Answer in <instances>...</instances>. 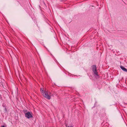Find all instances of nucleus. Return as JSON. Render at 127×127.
<instances>
[{"instance_id": "1", "label": "nucleus", "mask_w": 127, "mask_h": 127, "mask_svg": "<svg viewBox=\"0 0 127 127\" xmlns=\"http://www.w3.org/2000/svg\"><path fill=\"white\" fill-rule=\"evenodd\" d=\"M40 92L46 98L49 99L51 98V97L48 94L47 92L44 91L41 88L40 89Z\"/></svg>"}, {"instance_id": "2", "label": "nucleus", "mask_w": 127, "mask_h": 127, "mask_svg": "<svg viewBox=\"0 0 127 127\" xmlns=\"http://www.w3.org/2000/svg\"><path fill=\"white\" fill-rule=\"evenodd\" d=\"M92 70L94 74L96 75H98L97 72L96 70V66L95 65H93L92 66Z\"/></svg>"}, {"instance_id": "3", "label": "nucleus", "mask_w": 127, "mask_h": 127, "mask_svg": "<svg viewBox=\"0 0 127 127\" xmlns=\"http://www.w3.org/2000/svg\"><path fill=\"white\" fill-rule=\"evenodd\" d=\"M25 116L28 119L32 117V113H30V112H28L26 113L25 114Z\"/></svg>"}, {"instance_id": "4", "label": "nucleus", "mask_w": 127, "mask_h": 127, "mask_svg": "<svg viewBox=\"0 0 127 127\" xmlns=\"http://www.w3.org/2000/svg\"><path fill=\"white\" fill-rule=\"evenodd\" d=\"M121 68L124 71H127V69L122 66H120Z\"/></svg>"}, {"instance_id": "5", "label": "nucleus", "mask_w": 127, "mask_h": 127, "mask_svg": "<svg viewBox=\"0 0 127 127\" xmlns=\"http://www.w3.org/2000/svg\"><path fill=\"white\" fill-rule=\"evenodd\" d=\"M2 127H5V126H2Z\"/></svg>"}, {"instance_id": "6", "label": "nucleus", "mask_w": 127, "mask_h": 127, "mask_svg": "<svg viewBox=\"0 0 127 127\" xmlns=\"http://www.w3.org/2000/svg\"><path fill=\"white\" fill-rule=\"evenodd\" d=\"M5 111H6V108H5Z\"/></svg>"}, {"instance_id": "7", "label": "nucleus", "mask_w": 127, "mask_h": 127, "mask_svg": "<svg viewBox=\"0 0 127 127\" xmlns=\"http://www.w3.org/2000/svg\"><path fill=\"white\" fill-rule=\"evenodd\" d=\"M126 72H127V71H126Z\"/></svg>"}]
</instances>
